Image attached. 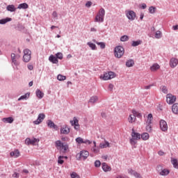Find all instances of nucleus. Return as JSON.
I'll return each instance as SVG.
<instances>
[{
	"mask_svg": "<svg viewBox=\"0 0 178 178\" xmlns=\"http://www.w3.org/2000/svg\"><path fill=\"white\" fill-rule=\"evenodd\" d=\"M104 19H105V9L100 8L95 18V22L104 23Z\"/></svg>",
	"mask_w": 178,
	"mask_h": 178,
	"instance_id": "1",
	"label": "nucleus"
},
{
	"mask_svg": "<svg viewBox=\"0 0 178 178\" xmlns=\"http://www.w3.org/2000/svg\"><path fill=\"white\" fill-rule=\"evenodd\" d=\"M114 55L115 58H120L124 55V49L122 46H117L114 49Z\"/></svg>",
	"mask_w": 178,
	"mask_h": 178,
	"instance_id": "2",
	"label": "nucleus"
},
{
	"mask_svg": "<svg viewBox=\"0 0 178 178\" xmlns=\"http://www.w3.org/2000/svg\"><path fill=\"white\" fill-rule=\"evenodd\" d=\"M24 56L22 60L25 63H29V60H31V51L29 49H25L23 50Z\"/></svg>",
	"mask_w": 178,
	"mask_h": 178,
	"instance_id": "3",
	"label": "nucleus"
},
{
	"mask_svg": "<svg viewBox=\"0 0 178 178\" xmlns=\"http://www.w3.org/2000/svg\"><path fill=\"white\" fill-rule=\"evenodd\" d=\"M90 155V153L87 150H82L80 152V153L76 154V159H83V161H86L87 158H88V156Z\"/></svg>",
	"mask_w": 178,
	"mask_h": 178,
	"instance_id": "4",
	"label": "nucleus"
},
{
	"mask_svg": "<svg viewBox=\"0 0 178 178\" xmlns=\"http://www.w3.org/2000/svg\"><path fill=\"white\" fill-rule=\"evenodd\" d=\"M116 76V74L115 72L110 71L108 72H105L103 74L102 79L103 80H111V79H115Z\"/></svg>",
	"mask_w": 178,
	"mask_h": 178,
	"instance_id": "5",
	"label": "nucleus"
},
{
	"mask_svg": "<svg viewBox=\"0 0 178 178\" xmlns=\"http://www.w3.org/2000/svg\"><path fill=\"white\" fill-rule=\"evenodd\" d=\"M166 102L169 104V105L174 104L176 102V96L172 94H168L166 95Z\"/></svg>",
	"mask_w": 178,
	"mask_h": 178,
	"instance_id": "6",
	"label": "nucleus"
},
{
	"mask_svg": "<svg viewBox=\"0 0 178 178\" xmlns=\"http://www.w3.org/2000/svg\"><path fill=\"white\" fill-rule=\"evenodd\" d=\"M70 123L72 126H74V129L78 131L80 130V124H79V120L76 117L73 118V120H70Z\"/></svg>",
	"mask_w": 178,
	"mask_h": 178,
	"instance_id": "7",
	"label": "nucleus"
},
{
	"mask_svg": "<svg viewBox=\"0 0 178 178\" xmlns=\"http://www.w3.org/2000/svg\"><path fill=\"white\" fill-rule=\"evenodd\" d=\"M45 119V114L44 113H40L38 116V119L35 121H33L34 124H40V123H42V120Z\"/></svg>",
	"mask_w": 178,
	"mask_h": 178,
	"instance_id": "8",
	"label": "nucleus"
},
{
	"mask_svg": "<svg viewBox=\"0 0 178 178\" xmlns=\"http://www.w3.org/2000/svg\"><path fill=\"white\" fill-rule=\"evenodd\" d=\"M160 129L162 131H168V123L163 120H160Z\"/></svg>",
	"mask_w": 178,
	"mask_h": 178,
	"instance_id": "9",
	"label": "nucleus"
},
{
	"mask_svg": "<svg viewBox=\"0 0 178 178\" xmlns=\"http://www.w3.org/2000/svg\"><path fill=\"white\" fill-rule=\"evenodd\" d=\"M126 15L129 20H134L136 19V13L133 10L128 11Z\"/></svg>",
	"mask_w": 178,
	"mask_h": 178,
	"instance_id": "10",
	"label": "nucleus"
},
{
	"mask_svg": "<svg viewBox=\"0 0 178 178\" xmlns=\"http://www.w3.org/2000/svg\"><path fill=\"white\" fill-rule=\"evenodd\" d=\"M47 126L49 129H54V130L58 129V125L55 124V123L51 120H47Z\"/></svg>",
	"mask_w": 178,
	"mask_h": 178,
	"instance_id": "11",
	"label": "nucleus"
},
{
	"mask_svg": "<svg viewBox=\"0 0 178 178\" xmlns=\"http://www.w3.org/2000/svg\"><path fill=\"white\" fill-rule=\"evenodd\" d=\"M128 173H129V175H132L136 178H141V175H140V173L136 172L133 169H129Z\"/></svg>",
	"mask_w": 178,
	"mask_h": 178,
	"instance_id": "12",
	"label": "nucleus"
},
{
	"mask_svg": "<svg viewBox=\"0 0 178 178\" xmlns=\"http://www.w3.org/2000/svg\"><path fill=\"white\" fill-rule=\"evenodd\" d=\"M178 65V60L177 58H172L170 60V67H176Z\"/></svg>",
	"mask_w": 178,
	"mask_h": 178,
	"instance_id": "13",
	"label": "nucleus"
},
{
	"mask_svg": "<svg viewBox=\"0 0 178 178\" xmlns=\"http://www.w3.org/2000/svg\"><path fill=\"white\" fill-rule=\"evenodd\" d=\"M131 137L136 140H140L141 134L134 131V129H132Z\"/></svg>",
	"mask_w": 178,
	"mask_h": 178,
	"instance_id": "14",
	"label": "nucleus"
},
{
	"mask_svg": "<svg viewBox=\"0 0 178 178\" xmlns=\"http://www.w3.org/2000/svg\"><path fill=\"white\" fill-rule=\"evenodd\" d=\"M102 170H104V172H111V170H112V168H111V166L108 165V164L106 163H102Z\"/></svg>",
	"mask_w": 178,
	"mask_h": 178,
	"instance_id": "15",
	"label": "nucleus"
},
{
	"mask_svg": "<svg viewBox=\"0 0 178 178\" xmlns=\"http://www.w3.org/2000/svg\"><path fill=\"white\" fill-rule=\"evenodd\" d=\"M171 111L174 115H178V103L172 104Z\"/></svg>",
	"mask_w": 178,
	"mask_h": 178,
	"instance_id": "16",
	"label": "nucleus"
},
{
	"mask_svg": "<svg viewBox=\"0 0 178 178\" xmlns=\"http://www.w3.org/2000/svg\"><path fill=\"white\" fill-rule=\"evenodd\" d=\"M60 133L61 134H69L70 133V128L65 125V127L60 129Z\"/></svg>",
	"mask_w": 178,
	"mask_h": 178,
	"instance_id": "17",
	"label": "nucleus"
},
{
	"mask_svg": "<svg viewBox=\"0 0 178 178\" xmlns=\"http://www.w3.org/2000/svg\"><path fill=\"white\" fill-rule=\"evenodd\" d=\"M1 120L2 122H3V123L12 124L13 123L15 119H13V117H8V118H3Z\"/></svg>",
	"mask_w": 178,
	"mask_h": 178,
	"instance_id": "18",
	"label": "nucleus"
},
{
	"mask_svg": "<svg viewBox=\"0 0 178 178\" xmlns=\"http://www.w3.org/2000/svg\"><path fill=\"white\" fill-rule=\"evenodd\" d=\"M98 99H99L98 96H92L90 98L88 103L92 104V105H94L95 104H97V102L98 101Z\"/></svg>",
	"mask_w": 178,
	"mask_h": 178,
	"instance_id": "19",
	"label": "nucleus"
},
{
	"mask_svg": "<svg viewBox=\"0 0 178 178\" xmlns=\"http://www.w3.org/2000/svg\"><path fill=\"white\" fill-rule=\"evenodd\" d=\"M10 156H14V158H19L20 156V152L19 149H15L10 153Z\"/></svg>",
	"mask_w": 178,
	"mask_h": 178,
	"instance_id": "20",
	"label": "nucleus"
},
{
	"mask_svg": "<svg viewBox=\"0 0 178 178\" xmlns=\"http://www.w3.org/2000/svg\"><path fill=\"white\" fill-rule=\"evenodd\" d=\"M49 60L51 62V63L58 64L59 60H58V58L54 55H51L49 57Z\"/></svg>",
	"mask_w": 178,
	"mask_h": 178,
	"instance_id": "21",
	"label": "nucleus"
},
{
	"mask_svg": "<svg viewBox=\"0 0 178 178\" xmlns=\"http://www.w3.org/2000/svg\"><path fill=\"white\" fill-rule=\"evenodd\" d=\"M35 94L36 97L39 98V99H42V98H44V92L40 91V89L36 90Z\"/></svg>",
	"mask_w": 178,
	"mask_h": 178,
	"instance_id": "22",
	"label": "nucleus"
},
{
	"mask_svg": "<svg viewBox=\"0 0 178 178\" xmlns=\"http://www.w3.org/2000/svg\"><path fill=\"white\" fill-rule=\"evenodd\" d=\"M99 147L100 148H110L111 144H109V142L105 140L104 143H100Z\"/></svg>",
	"mask_w": 178,
	"mask_h": 178,
	"instance_id": "23",
	"label": "nucleus"
},
{
	"mask_svg": "<svg viewBox=\"0 0 178 178\" xmlns=\"http://www.w3.org/2000/svg\"><path fill=\"white\" fill-rule=\"evenodd\" d=\"M127 67H133L134 66V60L129 59L126 62Z\"/></svg>",
	"mask_w": 178,
	"mask_h": 178,
	"instance_id": "24",
	"label": "nucleus"
},
{
	"mask_svg": "<svg viewBox=\"0 0 178 178\" xmlns=\"http://www.w3.org/2000/svg\"><path fill=\"white\" fill-rule=\"evenodd\" d=\"M8 22H12V18L6 17L0 19V24H6V23H8Z\"/></svg>",
	"mask_w": 178,
	"mask_h": 178,
	"instance_id": "25",
	"label": "nucleus"
},
{
	"mask_svg": "<svg viewBox=\"0 0 178 178\" xmlns=\"http://www.w3.org/2000/svg\"><path fill=\"white\" fill-rule=\"evenodd\" d=\"M18 9H29V4L27 3H22L18 5Z\"/></svg>",
	"mask_w": 178,
	"mask_h": 178,
	"instance_id": "26",
	"label": "nucleus"
},
{
	"mask_svg": "<svg viewBox=\"0 0 178 178\" xmlns=\"http://www.w3.org/2000/svg\"><path fill=\"white\" fill-rule=\"evenodd\" d=\"M55 145L58 149H62V147H63V143L60 140H56L55 142Z\"/></svg>",
	"mask_w": 178,
	"mask_h": 178,
	"instance_id": "27",
	"label": "nucleus"
},
{
	"mask_svg": "<svg viewBox=\"0 0 178 178\" xmlns=\"http://www.w3.org/2000/svg\"><path fill=\"white\" fill-rule=\"evenodd\" d=\"M30 98V92H27L24 95H22L19 99L18 101H22V99H29Z\"/></svg>",
	"mask_w": 178,
	"mask_h": 178,
	"instance_id": "28",
	"label": "nucleus"
},
{
	"mask_svg": "<svg viewBox=\"0 0 178 178\" xmlns=\"http://www.w3.org/2000/svg\"><path fill=\"white\" fill-rule=\"evenodd\" d=\"M136 115H134V114L130 115L128 118V122L129 123H134V122H136Z\"/></svg>",
	"mask_w": 178,
	"mask_h": 178,
	"instance_id": "29",
	"label": "nucleus"
},
{
	"mask_svg": "<svg viewBox=\"0 0 178 178\" xmlns=\"http://www.w3.org/2000/svg\"><path fill=\"white\" fill-rule=\"evenodd\" d=\"M6 9L8 12H16V8H15L14 5L7 6Z\"/></svg>",
	"mask_w": 178,
	"mask_h": 178,
	"instance_id": "30",
	"label": "nucleus"
},
{
	"mask_svg": "<svg viewBox=\"0 0 178 178\" xmlns=\"http://www.w3.org/2000/svg\"><path fill=\"white\" fill-rule=\"evenodd\" d=\"M140 138H142V140L144 141H146V140L149 138V134H148V133H143L140 135Z\"/></svg>",
	"mask_w": 178,
	"mask_h": 178,
	"instance_id": "31",
	"label": "nucleus"
},
{
	"mask_svg": "<svg viewBox=\"0 0 178 178\" xmlns=\"http://www.w3.org/2000/svg\"><path fill=\"white\" fill-rule=\"evenodd\" d=\"M132 113L136 116V118H138L139 119L143 118V115L140 113L137 112L136 110H132Z\"/></svg>",
	"mask_w": 178,
	"mask_h": 178,
	"instance_id": "32",
	"label": "nucleus"
},
{
	"mask_svg": "<svg viewBox=\"0 0 178 178\" xmlns=\"http://www.w3.org/2000/svg\"><path fill=\"white\" fill-rule=\"evenodd\" d=\"M170 172L167 169H162L161 172L159 173L161 176H168L169 175Z\"/></svg>",
	"mask_w": 178,
	"mask_h": 178,
	"instance_id": "33",
	"label": "nucleus"
},
{
	"mask_svg": "<svg viewBox=\"0 0 178 178\" xmlns=\"http://www.w3.org/2000/svg\"><path fill=\"white\" fill-rule=\"evenodd\" d=\"M160 66L158 64H154L152 67H150V70L152 72H155L156 70H158L159 69Z\"/></svg>",
	"mask_w": 178,
	"mask_h": 178,
	"instance_id": "34",
	"label": "nucleus"
},
{
	"mask_svg": "<svg viewBox=\"0 0 178 178\" xmlns=\"http://www.w3.org/2000/svg\"><path fill=\"white\" fill-rule=\"evenodd\" d=\"M141 42H142L141 40L133 41L131 46L132 47H138V45H140Z\"/></svg>",
	"mask_w": 178,
	"mask_h": 178,
	"instance_id": "35",
	"label": "nucleus"
},
{
	"mask_svg": "<svg viewBox=\"0 0 178 178\" xmlns=\"http://www.w3.org/2000/svg\"><path fill=\"white\" fill-rule=\"evenodd\" d=\"M172 163L174 168H175V169H178V161H177V159H174L172 161Z\"/></svg>",
	"mask_w": 178,
	"mask_h": 178,
	"instance_id": "36",
	"label": "nucleus"
},
{
	"mask_svg": "<svg viewBox=\"0 0 178 178\" xmlns=\"http://www.w3.org/2000/svg\"><path fill=\"white\" fill-rule=\"evenodd\" d=\"M154 36H155V38H157V39L162 38V32H161L160 31H157Z\"/></svg>",
	"mask_w": 178,
	"mask_h": 178,
	"instance_id": "37",
	"label": "nucleus"
},
{
	"mask_svg": "<svg viewBox=\"0 0 178 178\" xmlns=\"http://www.w3.org/2000/svg\"><path fill=\"white\" fill-rule=\"evenodd\" d=\"M63 158H65L64 156H60L58 159V163H59L60 165H63L64 163V161H63Z\"/></svg>",
	"mask_w": 178,
	"mask_h": 178,
	"instance_id": "38",
	"label": "nucleus"
},
{
	"mask_svg": "<svg viewBox=\"0 0 178 178\" xmlns=\"http://www.w3.org/2000/svg\"><path fill=\"white\" fill-rule=\"evenodd\" d=\"M57 79L59 80V81H63V80H66V76L62 74H58L57 76Z\"/></svg>",
	"mask_w": 178,
	"mask_h": 178,
	"instance_id": "39",
	"label": "nucleus"
},
{
	"mask_svg": "<svg viewBox=\"0 0 178 178\" xmlns=\"http://www.w3.org/2000/svg\"><path fill=\"white\" fill-rule=\"evenodd\" d=\"M88 45L90 47V48H91V49L92 50H95L97 49V46L95 45V44L92 43V42H88Z\"/></svg>",
	"mask_w": 178,
	"mask_h": 178,
	"instance_id": "40",
	"label": "nucleus"
},
{
	"mask_svg": "<svg viewBox=\"0 0 178 178\" xmlns=\"http://www.w3.org/2000/svg\"><path fill=\"white\" fill-rule=\"evenodd\" d=\"M97 44L99 45V47L102 49H105V47H106V45L105 44V42H97Z\"/></svg>",
	"mask_w": 178,
	"mask_h": 178,
	"instance_id": "41",
	"label": "nucleus"
},
{
	"mask_svg": "<svg viewBox=\"0 0 178 178\" xmlns=\"http://www.w3.org/2000/svg\"><path fill=\"white\" fill-rule=\"evenodd\" d=\"M120 41H122V42H124L125 41H129V36L128 35H122L120 38Z\"/></svg>",
	"mask_w": 178,
	"mask_h": 178,
	"instance_id": "42",
	"label": "nucleus"
},
{
	"mask_svg": "<svg viewBox=\"0 0 178 178\" xmlns=\"http://www.w3.org/2000/svg\"><path fill=\"white\" fill-rule=\"evenodd\" d=\"M146 130L148 131V133H151L152 131V127L151 126V123H147V125L146 126Z\"/></svg>",
	"mask_w": 178,
	"mask_h": 178,
	"instance_id": "43",
	"label": "nucleus"
},
{
	"mask_svg": "<svg viewBox=\"0 0 178 178\" xmlns=\"http://www.w3.org/2000/svg\"><path fill=\"white\" fill-rule=\"evenodd\" d=\"M155 10H156V8H155L154 6H150L149 8V12L152 15H154V13H155Z\"/></svg>",
	"mask_w": 178,
	"mask_h": 178,
	"instance_id": "44",
	"label": "nucleus"
},
{
	"mask_svg": "<svg viewBox=\"0 0 178 178\" xmlns=\"http://www.w3.org/2000/svg\"><path fill=\"white\" fill-rule=\"evenodd\" d=\"M68 149H69V145L67 144L63 145V146H61V149H63V152H66Z\"/></svg>",
	"mask_w": 178,
	"mask_h": 178,
	"instance_id": "45",
	"label": "nucleus"
},
{
	"mask_svg": "<svg viewBox=\"0 0 178 178\" xmlns=\"http://www.w3.org/2000/svg\"><path fill=\"white\" fill-rule=\"evenodd\" d=\"M56 57L57 58V59L62 60L63 59V54L60 52H58L56 54Z\"/></svg>",
	"mask_w": 178,
	"mask_h": 178,
	"instance_id": "46",
	"label": "nucleus"
},
{
	"mask_svg": "<svg viewBox=\"0 0 178 178\" xmlns=\"http://www.w3.org/2000/svg\"><path fill=\"white\" fill-rule=\"evenodd\" d=\"M163 169V167L161 165H159L156 166V170H157L159 175L162 172Z\"/></svg>",
	"mask_w": 178,
	"mask_h": 178,
	"instance_id": "47",
	"label": "nucleus"
},
{
	"mask_svg": "<svg viewBox=\"0 0 178 178\" xmlns=\"http://www.w3.org/2000/svg\"><path fill=\"white\" fill-rule=\"evenodd\" d=\"M76 142L78 143V144H83L84 140H83V138L78 137L76 138Z\"/></svg>",
	"mask_w": 178,
	"mask_h": 178,
	"instance_id": "48",
	"label": "nucleus"
},
{
	"mask_svg": "<svg viewBox=\"0 0 178 178\" xmlns=\"http://www.w3.org/2000/svg\"><path fill=\"white\" fill-rule=\"evenodd\" d=\"M152 115L151 113H149L147 116V123H152Z\"/></svg>",
	"mask_w": 178,
	"mask_h": 178,
	"instance_id": "49",
	"label": "nucleus"
},
{
	"mask_svg": "<svg viewBox=\"0 0 178 178\" xmlns=\"http://www.w3.org/2000/svg\"><path fill=\"white\" fill-rule=\"evenodd\" d=\"M12 63L15 65V66H19L20 65V63L19 61H17V58H15V60H12Z\"/></svg>",
	"mask_w": 178,
	"mask_h": 178,
	"instance_id": "50",
	"label": "nucleus"
},
{
	"mask_svg": "<svg viewBox=\"0 0 178 178\" xmlns=\"http://www.w3.org/2000/svg\"><path fill=\"white\" fill-rule=\"evenodd\" d=\"M136 140V139H134V138H131L130 140H129L130 144L131 145H136V144H137V141Z\"/></svg>",
	"mask_w": 178,
	"mask_h": 178,
	"instance_id": "51",
	"label": "nucleus"
},
{
	"mask_svg": "<svg viewBox=\"0 0 178 178\" xmlns=\"http://www.w3.org/2000/svg\"><path fill=\"white\" fill-rule=\"evenodd\" d=\"M37 141H40V140L37 138L31 139V145H35Z\"/></svg>",
	"mask_w": 178,
	"mask_h": 178,
	"instance_id": "52",
	"label": "nucleus"
},
{
	"mask_svg": "<svg viewBox=\"0 0 178 178\" xmlns=\"http://www.w3.org/2000/svg\"><path fill=\"white\" fill-rule=\"evenodd\" d=\"M95 168H99V166H101V161H99V160L95 161Z\"/></svg>",
	"mask_w": 178,
	"mask_h": 178,
	"instance_id": "53",
	"label": "nucleus"
},
{
	"mask_svg": "<svg viewBox=\"0 0 178 178\" xmlns=\"http://www.w3.org/2000/svg\"><path fill=\"white\" fill-rule=\"evenodd\" d=\"M161 91L162 92H163V94H168V88H166V86H163L161 88Z\"/></svg>",
	"mask_w": 178,
	"mask_h": 178,
	"instance_id": "54",
	"label": "nucleus"
},
{
	"mask_svg": "<svg viewBox=\"0 0 178 178\" xmlns=\"http://www.w3.org/2000/svg\"><path fill=\"white\" fill-rule=\"evenodd\" d=\"M25 144H26V145H31V139H30L29 138H27L25 140Z\"/></svg>",
	"mask_w": 178,
	"mask_h": 178,
	"instance_id": "55",
	"label": "nucleus"
},
{
	"mask_svg": "<svg viewBox=\"0 0 178 178\" xmlns=\"http://www.w3.org/2000/svg\"><path fill=\"white\" fill-rule=\"evenodd\" d=\"M71 177L72 178H80V176L79 175H77V173H76V172H72L71 174Z\"/></svg>",
	"mask_w": 178,
	"mask_h": 178,
	"instance_id": "56",
	"label": "nucleus"
},
{
	"mask_svg": "<svg viewBox=\"0 0 178 178\" xmlns=\"http://www.w3.org/2000/svg\"><path fill=\"white\" fill-rule=\"evenodd\" d=\"M92 6V1H87L85 4V6L86 8H91Z\"/></svg>",
	"mask_w": 178,
	"mask_h": 178,
	"instance_id": "57",
	"label": "nucleus"
},
{
	"mask_svg": "<svg viewBox=\"0 0 178 178\" xmlns=\"http://www.w3.org/2000/svg\"><path fill=\"white\" fill-rule=\"evenodd\" d=\"M17 29L19 30V31H23V30H24L25 27L22 24H18Z\"/></svg>",
	"mask_w": 178,
	"mask_h": 178,
	"instance_id": "58",
	"label": "nucleus"
},
{
	"mask_svg": "<svg viewBox=\"0 0 178 178\" xmlns=\"http://www.w3.org/2000/svg\"><path fill=\"white\" fill-rule=\"evenodd\" d=\"M10 57H11V60H15V59H17L16 54L14 53L11 54Z\"/></svg>",
	"mask_w": 178,
	"mask_h": 178,
	"instance_id": "59",
	"label": "nucleus"
},
{
	"mask_svg": "<svg viewBox=\"0 0 178 178\" xmlns=\"http://www.w3.org/2000/svg\"><path fill=\"white\" fill-rule=\"evenodd\" d=\"M151 87H154V84H150L148 86H145V90H149Z\"/></svg>",
	"mask_w": 178,
	"mask_h": 178,
	"instance_id": "60",
	"label": "nucleus"
},
{
	"mask_svg": "<svg viewBox=\"0 0 178 178\" xmlns=\"http://www.w3.org/2000/svg\"><path fill=\"white\" fill-rule=\"evenodd\" d=\"M113 84H112V83H110L109 85H108V89L110 90V91H113Z\"/></svg>",
	"mask_w": 178,
	"mask_h": 178,
	"instance_id": "61",
	"label": "nucleus"
},
{
	"mask_svg": "<svg viewBox=\"0 0 178 178\" xmlns=\"http://www.w3.org/2000/svg\"><path fill=\"white\" fill-rule=\"evenodd\" d=\"M116 178H129V177L122 175H118Z\"/></svg>",
	"mask_w": 178,
	"mask_h": 178,
	"instance_id": "62",
	"label": "nucleus"
},
{
	"mask_svg": "<svg viewBox=\"0 0 178 178\" xmlns=\"http://www.w3.org/2000/svg\"><path fill=\"white\" fill-rule=\"evenodd\" d=\"M52 16L54 17H58V13H56V11H54L52 13Z\"/></svg>",
	"mask_w": 178,
	"mask_h": 178,
	"instance_id": "63",
	"label": "nucleus"
},
{
	"mask_svg": "<svg viewBox=\"0 0 178 178\" xmlns=\"http://www.w3.org/2000/svg\"><path fill=\"white\" fill-rule=\"evenodd\" d=\"M28 69L29 70H33V69H34V67L33 66V65H29Z\"/></svg>",
	"mask_w": 178,
	"mask_h": 178,
	"instance_id": "64",
	"label": "nucleus"
}]
</instances>
